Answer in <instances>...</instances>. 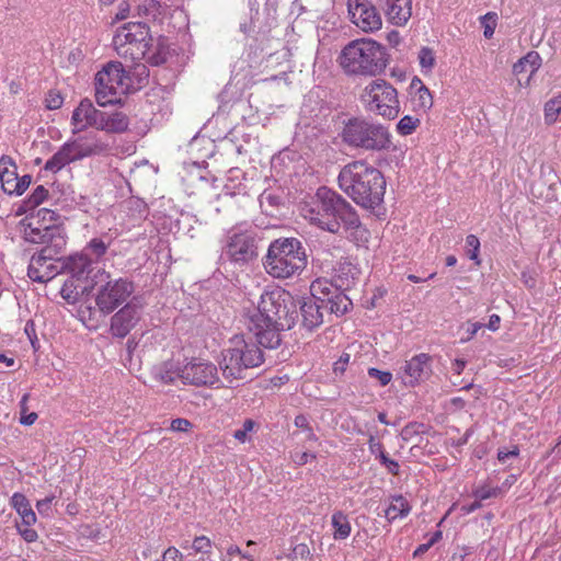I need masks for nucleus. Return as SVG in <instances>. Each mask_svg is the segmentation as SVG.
Wrapping results in <instances>:
<instances>
[{
	"label": "nucleus",
	"instance_id": "1",
	"mask_svg": "<svg viewBox=\"0 0 561 561\" xmlns=\"http://www.w3.org/2000/svg\"><path fill=\"white\" fill-rule=\"evenodd\" d=\"M295 304L284 289H274L261 295L256 310L249 317V330L256 342L265 348L280 344V332L294 323Z\"/></svg>",
	"mask_w": 561,
	"mask_h": 561
},
{
	"label": "nucleus",
	"instance_id": "2",
	"mask_svg": "<svg viewBox=\"0 0 561 561\" xmlns=\"http://www.w3.org/2000/svg\"><path fill=\"white\" fill-rule=\"evenodd\" d=\"M24 234L26 241L43 244L30 260L27 275L33 282L46 283L64 271L62 252L67 240L62 229L57 226H28Z\"/></svg>",
	"mask_w": 561,
	"mask_h": 561
},
{
	"label": "nucleus",
	"instance_id": "3",
	"mask_svg": "<svg viewBox=\"0 0 561 561\" xmlns=\"http://www.w3.org/2000/svg\"><path fill=\"white\" fill-rule=\"evenodd\" d=\"M337 181L340 188L364 208L375 209L383 201L386 180L377 168L364 160L344 165Z\"/></svg>",
	"mask_w": 561,
	"mask_h": 561
},
{
	"label": "nucleus",
	"instance_id": "4",
	"mask_svg": "<svg viewBox=\"0 0 561 561\" xmlns=\"http://www.w3.org/2000/svg\"><path fill=\"white\" fill-rule=\"evenodd\" d=\"M339 66L348 77H376L381 75L388 65L386 47L369 37L353 39L340 51Z\"/></svg>",
	"mask_w": 561,
	"mask_h": 561
},
{
	"label": "nucleus",
	"instance_id": "5",
	"mask_svg": "<svg viewBox=\"0 0 561 561\" xmlns=\"http://www.w3.org/2000/svg\"><path fill=\"white\" fill-rule=\"evenodd\" d=\"M307 263L306 250L296 238H278L272 241L263 260L266 273L279 279L300 275Z\"/></svg>",
	"mask_w": 561,
	"mask_h": 561
},
{
	"label": "nucleus",
	"instance_id": "6",
	"mask_svg": "<svg viewBox=\"0 0 561 561\" xmlns=\"http://www.w3.org/2000/svg\"><path fill=\"white\" fill-rule=\"evenodd\" d=\"M264 355L253 341H247L242 335H234L229 346L221 352L219 368L224 379L231 386L234 381L247 377V370L261 366Z\"/></svg>",
	"mask_w": 561,
	"mask_h": 561
},
{
	"label": "nucleus",
	"instance_id": "7",
	"mask_svg": "<svg viewBox=\"0 0 561 561\" xmlns=\"http://www.w3.org/2000/svg\"><path fill=\"white\" fill-rule=\"evenodd\" d=\"M342 198L336 192L327 186H321L309 201L301 204L300 214L306 220L320 229L340 234L336 211H339Z\"/></svg>",
	"mask_w": 561,
	"mask_h": 561
},
{
	"label": "nucleus",
	"instance_id": "8",
	"mask_svg": "<svg viewBox=\"0 0 561 561\" xmlns=\"http://www.w3.org/2000/svg\"><path fill=\"white\" fill-rule=\"evenodd\" d=\"M391 137L387 127L360 118L350 119L342 130V139L350 147L370 151L389 149Z\"/></svg>",
	"mask_w": 561,
	"mask_h": 561
},
{
	"label": "nucleus",
	"instance_id": "9",
	"mask_svg": "<svg viewBox=\"0 0 561 561\" xmlns=\"http://www.w3.org/2000/svg\"><path fill=\"white\" fill-rule=\"evenodd\" d=\"M108 148V144L98 137L68 140L46 161L44 170L57 173L71 162L102 154Z\"/></svg>",
	"mask_w": 561,
	"mask_h": 561
},
{
	"label": "nucleus",
	"instance_id": "10",
	"mask_svg": "<svg viewBox=\"0 0 561 561\" xmlns=\"http://www.w3.org/2000/svg\"><path fill=\"white\" fill-rule=\"evenodd\" d=\"M108 148V144L98 137L68 140L46 161L44 170L57 173L71 162L102 154Z\"/></svg>",
	"mask_w": 561,
	"mask_h": 561
},
{
	"label": "nucleus",
	"instance_id": "11",
	"mask_svg": "<svg viewBox=\"0 0 561 561\" xmlns=\"http://www.w3.org/2000/svg\"><path fill=\"white\" fill-rule=\"evenodd\" d=\"M96 103L105 107L119 102L129 90V78L118 61L107 62L94 79Z\"/></svg>",
	"mask_w": 561,
	"mask_h": 561
},
{
	"label": "nucleus",
	"instance_id": "12",
	"mask_svg": "<svg viewBox=\"0 0 561 561\" xmlns=\"http://www.w3.org/2000/svg\"><path fill=\"white\" fill-rule=\"evenodd\" d=\"M360 101L366 111L383 118L393 119L400 113L398 91L385 79H375L365 85Z\"/></svg>",
	"mask_w": 561,
	"mask_h": 561
},
{
	"label": "nucleus",
	"instance_id": "13",
	"mask_svg": "<svg viewBox=\"0 0 561 561\" xmlns=\"http://www.w3.org/2000/svg\"><path fill=\"white\" fill-rule=\"evenodd\" d=\"M257 254L254 230L236 226L227 231L221 250V259L243 266L254 261Z\"/></svg>",
	"mask_w": 561,
	"mask_h": 561
},
{
	"label": "nucleus",
	"instance_id": "14",
	"mask_svg": "<svg viewBox=\"0 0 561 561\" xmlns=\"http://www.w3.org/2000/svg\"><path fill=\"white\" fill-rule=\"evenodd\" d=\"M149 28L142 22H128L121 26L113 38V44L119 55L141 60L150 47Z\"/></svg>",
	"mask_w": 561,
	"mask_h": 561
},
{
	"label": "nucleus",
	"instance_id": "15",
	"mask_svg": "<svg viewBox=\"0 0 561 561\" xmlns=\"http://www.w3.org/2000/svg\"><path fill=\"white\" fill-rule=\"evenodd\" d=\"M100 274L104 283L96 288L95 304L102 313L110 314L123 304L128 302V298L135 291V285L126 277L112 279L105 271Z\"/></svg>",
	"mask_w": 561,
	"mask_h": 561
},
{
	"label": "nucleus",
	"instance_id": "16",
	"mask_svg": "<svg viewBox=\"0 0 561 561\" xmlns=\"http://www.w3.org/2000/svg\"><path fill=\"white\" fill-rule=\"evenodd\" d=\"M183 375H181V382L195 387H224L217 366L208 360L202 358H185L183 366Z\"/></svg>",
	"mask_w": 561,
	"mask_h": 561
},
{
	"label": "nucleus",
	"instance_id": "17",
	"mask_svg": "<svg viewBox=\"0 0 561 561\" xmlns=\"http://www.w3.org/2000/svg\"><path fill=\"white\" fill-rule=\"evenodd\" d=\"M351 22L362 32L370 34L382 27V18L371 0H347Z\"/></svg>",
	"mask_w": 561,
	"mask_h": 561
},
{
	"label": "nucleus",
	"instance_id": "18",
	"mask_svg": "<svg viewBox=\"0 0 561 561\" xmlns=\"http://www.w3.org/2000/svg\"><path fill=\"white\" fill-rule=\"evenodd\" d=\"M142 305L133 297L111 318L110 332L113 336L123 339L136 327L142 316Z\"/></svg>",
	"mask_w": 561,
	"mask_h": 561
},
{
	"label": "nucleus",
	"instance_id": "19",
	"mask_svg": "<svg viewBox=\"0 0 561 561\" xmlns=\"http://www.w3.org/2000/svg\"><path fill=\"white\" fill-rule=\"evenodd\" d=\"M102 114L103 111L98 110L90 99H82L71 114L70 125L72 134L76 135L89 128L99 130Z\"/></svg>",
	"mask_w": 561,
	"mask_h": 561
},
{
	"label": "nucleus",
	"instance_id": "20",
	"mask_svg": "<svg viewBox=\"0 0 561 561\" xmlns=\"http://www.w3.org/2000/svg\"><path fill=\"white\" fill-rule=\"evenodd\" d=\"M336 221L340 225V230H343L348 238L355 241H363L367 238L368 232L362 225L356 210L344 198H342L339 211H336Z\"/></svg>",
	"mask_w": 561,
	"mask_h": 561
},
{
	"label": "nucleus",
	"instance_id": "21",
	"mask_svg": "<svg viewBox=\"0 0 561 561\" xmlns=\"http://www.w3.org/2000/svg\"><path fill=\"white\" fill-rule=\"evenodd\" d=\"M378 5L394 26H405L412 16V0H378Z\"/></svg>",
	"mask_w": 561,
	"mask_h": 561
},
{
	"label": "nucleus",
	"instance_id": "22",
	"mask_svg": "<svg viewBox=\"0 0 561 561\" xmlns=\"http://www.w3.org/2000/svg\"><path fill=\"white\" fill-rule=\"evenodd\" d=\"M403 371L404 383L415 386L420 381L430 377L432 373L431 356L425 353L413 356L410 360L405 362Z\"/></svg>",
	"mask_w": 561,
	"mask_h": 561
},
{
	"label": "nucleus",
	"instance_id": "23",
	"mask_svg": "<svg viewBox=\"0 0 561 561\" xmlns=\"http://www.w3.org/2000/svg\"><path fill=\"white\" fill-rule=\"evenodd\" d=\"M64 270H66L72 278L78 280L87 278L93 271V262L85 252L76 253L62 259Z\"/></svg>",
	"mask_w": 561,
	"mask_h": 561
},
{
	"label": "nucleus",
	"instance_id": "24",
	"mask_svg": "<svg viewBox=\"0 0 561 561\" xmlns=\"http://www.w3.org/2000/svg\"><path fill=\"white\" fill-rule=\"evenodd\" d=\"M184 360H167L157 366L152 370L153 378L164 385L174 383L176 380L181 381Z\"/></svg>",
	"mask_w": 561,
	"mask_h": 561
},
{
	"label": "nucleus",
	"instance_id": "25",
	"mask_svg": "<svg viewBox=\"0 0 561 561\" xmlns=\"http://www.w3.org/2000/svg\"><path fill=\"white\" fill-rule=\"evenodd\" d=\"M358 275V267L347 260L339 261L333 270V280L342 289H350L355 284Z\"/></svg>",
	"mask_w": 561,
	"mask_h": 561
},
{
	"label": "nucleus",
	"instance_id": "26",
	"mask_svg": "<svg viewBox=\"0 0 561 561\" xmlns=\"http://www.w3.org/2000/svg\"><path fill=\"white\" fill-rule=\"evenodd\" d=\"M411 89V104L415 112L426 113L433 106V96L422 81L414 78L410 85Z\"/></svg>",
	"mask_w": 561,
	"mask_h": 561
},
{
	"label": "nucleus",
	"instance_id": "27",
	"mask_svg": "<svg viewBox=\"0 0 561 561\" xmlns=\"http://www.w3.org/2000/svg\"><path fill=\"white\" fill-rule=\"evenodd\" d=\"M129 127L128 116L121 111L103 112L99 130L107 134H123Z\"/></svg>",
	"mask_w": 561,
	"mask_h": 561
},
{
	"label": "nucleus",
	"instance_id": "28",
	"mask_svg": "<svg viewBox=\"0 0 561 561\" xmlns=\"http://www.w3.org/2000/svg\"><path fill=\"white\" fill-rule=\"evenodd\" d=\"M10 506L16 512L23 525L33 526L37 522V516L32 508L28 499L21 492H15L10 497Z\"/></svg>",
	"mask_w": 561,
	"mask_h": 561
},
{
	"label": "nucleus",
	"instance_id": "29",
	"mask_svg": "<svg viewBox=\"0 0 561 561\" xmlns=\"http://www.w3.org/2000/svg\"><path fill=\"white\" fill-rule=\"evenodd\" d=\"M322 305L318 301L307 298L304 300L300 307L302 325L308 330H313L323 323V313L321 309Z\"/></svg>",
	"mask_w": 561,
	"mask_h": 561
},
{
	"label": "nucleus",
	"instance_id": "30",
	"mask_svg": "<svg viewBox=\"0 0 561 561\" xmlns=\"http://www.w3.org/2000/svg\"><path fill=\"white\" fill-rule=\"evenodd\" d=\"M18 178L16 164L9 156L0 158V182L3 192L12 195L13 186Z\"/></svg>",
	"mask_w": 561,
	"mask_h": 561
},
{
	"label": "nucleus",
	"instance_id": "31",
	"mask_svg": "<svg viewBox=\"0 0 561 561\" xmlns=\"http://www.w3.org/2000/svg\"><path fill=\"white\" fill-rule=\"evenodd\" d=\"M339 289L341 288L337 287L336 282L333 283L327 278H317L310 286L311 299L323 305L328 301L330 296H333Z\"/></svg>",
	"mask_w": 561,
	"mask_h": 561
},
{
	"label": "nucleus",
	"instance_id": "32",
	"mask_svg": "<svg viewBox=\"0 0 561 561\" xmlns=\"http://www.w3.org/2000/svg\"><path fill=\"white\" fill-rule=\"evenodd\" d=\"M411 505L402 495H394L390 499L389 505L385 511V516L389 522L407 517L411 512Z\"/></svg>",
	"mask_w": 561,
	"mask_h": 561
},
{
	"label": "nucleus",
	"instance_id": "33",
	"mask_svg": "<svg viewBox=\"0 0 561 561\" xmlns=\"http://www.w3.org/2000/svg\"><path fill=\"white\" fill-rule=\"evenodd\" d=\"M345 290L339 289L333 296H330L323 307L329 308L330 312L337 317L345 314L353 306L352 300L344 293Z\"/></svg>",
	"mask_w": 561,
	"mask_h": 561
},
{
	"label": "nucleus",
	"instance_id": "34",
	"mask_svg": "<svg viewBox=\"0 0 561 561\" xmlns=\"http://www.w3.org/2000/svg\"><path fill=\"white\" fill-rule=\"evenodd\" d=\"M331 525L333 529V538L335 540H345L350 537L352 526L347 515L342 511H336L332 514Z\"/></svg>",
	"mask_w": 561,
	"mask_h": 561
},
{
	"label": "nucleus",
	"instance_id": "35",
	"mask_svg": "<svg viewBox=\"0 0 561 561\" xmlns=\"http://www.w3.org/2000/svg\"><path fill=\"white\" fill-rule=\"evenodd\" d=\"M48 197V190L44 185H38L34 188L32 194L22 201L16 215H23L39 206Z\"/></svg>",
	"mask_w": 561,
	"mask_h": 561
},
{
	"label": "nucleus",
	"instance_id": "36",
	"mask_svg": "<svg viewBox=\"0 0 561 561\" xmlns=\"http://www.w3.org/2000/svg\"><path fill=\"white\" fill-rule=\"evenodd\" d=\"M541 62L542 60L539 53L531 50L514 64L513 71L519 75L525 71L528 66L530 68V75H534L541 67Z\"/></svg>",
	"mask_w": 561,
	"mask_h": 561
},
{
	"label": "nucleus",
	"instance_id": "37",
	"mask_svg": "<svg viewBox=\"0 0 561 561\" xmlns=\"http://www.w3.org/2000/svg\"><path fill=\"white\" fill-rule=\"evenodd\" d=\"M163 12L164 7L159 0H145L144 3L139 5V14H142L151 21L159 20Z\"/></svg>",
	"mask_w": 561,
	"mask_h": 561
},
{
	"label": "nucleus",
	"instance_id": "38",
	"mask_svg": "<svg viewBox=\"0 0 561 561\" xmlns=\"http://www.w3.org/2000/svg\"><path fill=\"white\" fill-rule=\"evenodd\" d=\"M561 114V95H557L546 102L543 116L547 125H553Z\"/></svg>",
	"mask_w": 561,
	"mask_h": 561
},
{
	"label": "nucleus",
	"instance_id": "39",
	"mask_svg": "<svg viewBox=\"0 0 561 561\" xmlns=\"http://www.w3.org/2000/svg\"><path fill=\"white\" fill-rule=\"evenodd\" d=\"M294 424L297 428L300 430V433L305 434V444L307 443H316L318 442V437L314 434L308 417L305 414H298L295 420ZM299 432H294L293 435L297 436Z\"/></svg>",
	"mask_w": 561,
	"mask_h": 561
},
{
	"label": "nucleus",
	"instance_id": "40",
	"mask_svg": "<svg viewBox=\"0 0 561 561\" xmlns=\"http://www.w3.org/2000/svg\"><path fill=\"white\" fill-rule=\"evenodd\" d=\"M420 118L411 115H405L398 122L397 131L401 136H408L411 135L420 126Z\"/></svg>",
	"mask_w": 561,
	"mask_h": 561
},
{
	"label": "nucleus",
	"instance_id": "41",
	"mask_svg": "<svg viewBox=\"0 0 561 561\" xmlns=\"http://www.w3.org/2000/svg\"><path fill=\"white\" fill-rule=\"evenodd\" d=\"M28 400H30V394L24 393L19 403L20 413H21L20 423L22 425H27V426L34 424L35 421L37 420V414L35 412L28 413V407H27Z\"/></svg>",
	"mask_w": 561,
	"mask_h": 561
},
{
	"label": "nucleus",
	"instance_id": "42",
	"mask_svg": "<svg viewBox=\"0 0 561 561\" xmlns=\"http://www.w3.org/2000/svg\"><path fill=\"white\" fill-rule=\"evenodd\" d=\"M503 494V488L499 486H490V485H480L477 489L473 490L472 495L477 499L482 501L489 500L491 497H497Z\"/></svg>",
	"mask_w": 561,
	"mask_h": 561
},
{
	"label": "nucleus",
	"instance_id": "43",
	"mask_svg": "<svg viewBox=\"0 0 561 561\" xmlns=\"http://www.w3.org/2000/svg\"><path fill=\"white\" fill-rule=\"evenodd\" d=\"M419 62L423 73H428L435 66L434 51L428 47H422L419 51Z\"/></svg>",
	"mask_w": 561,
	"mask_h": 561
},
{
	"label": "nucleus",
	"instance_id": "44",
	"mask_svg": "<svg viewBox=\"0 0 561 561\" xmlns=\"http://www.w3.org/2000/svg\"><path fill=\"white\" fill-rule=\"evenodd\" d=\"M255 422L251 419H247L241 428L233 432V437L241 444L250 440V434L254 431Z\"/></svg>",
	"mask_w": 561,
	"mask_h": 561
},
{
	"label": "nucleus",
	"instance_id": "45",
	"mask_svg": "<svg viewBox=\"0 0 561 561\" xmlns=\"http://www.w3.org/2000/svg\"><path fill=\"white\" fill-rule=\"evenodd\" d=\"M466 247L468 249L469 259L474 261L477 265H480V263H481V261L479 259L480 241H479L478 237L474 234L467 236Z\"/></svg>",
	"mask_w": 561,
	"mask_h": 561
},
{
	"label": "nucleus",
	"instance_id": "46",
	"mask_svg": "<svg viewBox=\"0 0 561 561\" xmlns=\"http://www.w3.org/2000/svg\"><path fill=\"white\" fill-rule=\"evenodd\" d=\"M15 528L18 534L23 538L27 543L35 542L38 539V534L32 526L23 525V522L15 523Z\"/></svg>",
	"mask_w": 561,
	"mask_h": 561
},
{
	"label": "nucleus",
	"instance_id": "47",
	"mask_svg": "<svg viewBox=\"0 0 561 561\" xmlns=\"http://www.w3.org/2000/svg\"><path fill=\"white\" fill-rule=\"evenodd\" d=\"M108 244H106L102 239L93 238L85 247V251H91L95 255L96 259L103 256L107 251Z\"/></svg>",
	"mask_w": 561,
	"mask_h": 561
},
{
	"label": "nucleus",
	"instance_id": "48",
	"mask_svg": "<svg viewBox=\"0 0 561 561\" xmlns=\"http://www.w3.org/2000/svg\"><path fill=\"white\" fill-rule=\"evenodd\" d=\"M316 458H317V455L312 454V453L298 451V450L290 451V459L298 467L305 466L310 460H314Z\"/></svg>",
	"mask_w": 561,
	"mask_h": 561
},
{
	"label": "nucleus",
	"instance_id": "49",
	"mask_svg": "<svg viewBox=\"0 0 561 561\" xmlns=\"http://www.w3.org/2000/svg\"><path fill=\"white\" fill-rule=\"evenodd\" d=\"M192 548L197 553H210L211 541L206 536H198L193 540Z\"/></svg>",
	"mask_w": 561,
	"mask_h": 561
},
{
	"label": "nucleus",
	"instance_id": "50",
	"mask_svg": "<svg viewBox=\"0 0 561 561\" xmlns=\"http://www.w3.org/2000/svg\"><path fill=\"white\" fill-rule=\"evenodd\" d=\"M367 373L369 377L377 379L379 385L382 387L387 386L392 379V374L390 371L379 370L374 367L368 368Z\"/></svg>",
	"mask_w": 561,
	"mask_h": 561
},
{
	"label": "nucleus",
	"instance_id": "51",
	"mask_svg": "<svg viewBox=\"0 0 561 561\" xmlns=\"http://www.w3.org/2000/svg\"><path fill=\"white\" fill-rule=\"evenodd\" d=\"M55 500V495L46 496L45 499L38 500L36 502V510L39 515L48 517L51 515V504Z\"/></svg>",
	"mask_w": 561,
	"mask_h": 561
},
{
	"label": "nucleus",
	"instance_id": "52",
	"mask_svg": "<svg viewBox=\"0 0 561 561\" xmlns=\"http://www.w3.org/2000/svg\"><path fill=\"white\" fill-rule=\"evenodd\" d=\"M32 181L31 175L26 174L21 178H16V181L13 186L12 195L20 196L22 195L30 186Z\"/></svg>",
	"mask_w": 561,
	"mask_h": 561
},
{
	"label": "nucleus",
	"instance_id": "53",
	"mask_svg": "<svg viewBox=\"0 0 561 561\" xmlns=\"http://www.w3.org/2000/svg\"><path fill=\"white\" fill-rule=\"evenodd\" d=\"M45 103L48 110H58L62 106L64 99L60 93L50 91L45 99Z\"/></svg>",
	"mask_w": 561,
	"mask_h": 561
},
{
	"label": "nucleus",
	"instance_id": "54",
	"mask_svg": "<svg viewBox=\"0 0 561 561\" xmlns=\"http://www.w3.org/2000/svg\"><path fill=\"white\" fill-rule=\"evenodd\" d=\"M80 535L88 539L99 540L101 539V528L95 525H84L80 528Z\"/></svg>",
	"mask_w": 561,
	"mask_h": 561
},
{
	"label": "nucleus",
	"instance_id": "55",
	"mask_svg": "<svg viewBox=\"0 0 561 561\" xmlns=\"http://www.w3.org/2000/svg\"><path fill=\"white\" fill-rule=\"evenodd\" d=\"M73 279L75 278L71 277L70 279L66 280L60 290L62 298H65L67 301H75L78 295V291L75 293L72 289L75 287Z\"/></svg>",
	"mask_w": 561,
	"mask_h": 561
},
{
	"label": "nucleus",
	"instance_id": "56",
	"mask_svg": "<svg viewBox=\"0 0 561 561\" xmlns=\"http://www.w3.org/2000/svg\"><path fill=\"white\" fill-rule=\"evenodd\" d=\"M350 358H351V356L348 353H343L339 357V359L333 364V371L336 376L344 374V371L346 370V367L350 363Z\"/></svg>",
	"mask_w": 561,
	"mask_h": 561
},
{
	"label": "nucleus",
	"instance_id": "57",
	"mask_svg": "<svg viewBox=\"0 0 561 561\" xmlns=\"http://www.w3.org/2000/svg\"><path fill=\"white\" fill-rule=\"evenodd\" d=\"M170 428L173 432H187L190 428H192V423L186 419H174L171 422Z\"/></svg>",
	"mask_w": 561,
	"mask_h": 561
},
{
	"label": "nucleus",
	"instance_id": "58",
	"mask_svg": "<svg viewBox=\"0 0 561 561\" xmlns=\"http://www.w3.org/2000/svg\"><path fill=\"white\" fill-rule=\"evenodd\" d=\"M183 554L175 547H169L162 554V561H182Z\"/></svg>",
	"mask_w": 561,
	"mask_h": 561
},
{
	"label": "nucleus",
	"instance_id": "59",
	"mask_svg": "<svg viewBox=\"0 0 561 561\" xmlns=\"http://www.w3.org/2000/svg\"><path fill=\"white\" fill-rule=\"evenodd\" d=\"M484 327L481 322H467V337L461 339V342L470 341L478 332Z\"/></svg>",
	"mask_w": 561,
	"mask_h": 561
},
{
	"label": "nucleus",
	"instance_id": "60",
	"mask_svg": "<svg viewBox=\"0 0 561 561\" xmlns=\"http://www.w3.org/2000/svg\"><path fill=\"white\" fill-rule=\"evenodd\" d=\"M519 454L518 447L514 446L513 449H500L497 451V459L500 462L505 463L510 458H515Z\"/></svg>",
	"mask_w": 561,
	"mask_h": 561
},
{
	"label": "nucleus",
	"instance_id": "61",
	"mask_svg": "<svg viewBox=\"0 0 561 561\" xmlns=\"http://www.w3.org/2000/svg\"><path fill=\"white\" fill-rule=\"evenodd\" d=\"M241 554V549L231 545L227 548L226 553L221 556V561H234V557H239Z\"/></svg>",
	"mask_w": 561,
	"mask_h": 561
},
{
	"label": "nucleus",
	"instance_id": "62",
	"mask_svg": "<svg viewBox=\"0 0 561 561\" xmlns=\"http://www.w3.org/2000/svg\"><path fill=\"white\" fill-rule=\"evenodd\" d=\"M368 447H369L370 454L374 456H376L378 453L383 450L381 443L376 440V438L373 435H370V437L368 439Z\"/></svg>",
	"mask_w": 561,
	"mask_h": 561
},
{
	"label": "nucleus",
	"instance_id": "63",
	"mask_svg": "<svg viewBox=\"0 0 561 561\" xmlns=\"http://www.w3.org/2000/svg\"><path fill=\"white\" fill-rule=\"evenodd\" d=\"M500 324H501V318L499 314H491L490 318H489V322L488 324L485 325L489 330L495 332L500 329Z\"/></svg>",
	"mask_w": 561,
	"mask_h": 561
},
{
	"label": "nucleus",
	"instance_id": "64",
	"mask_svg": "<svg viewBox=\"0 0 561 561\" xmlns=\"http://www.w3.org/2000/svg\"><path fill=\"white\" fill-rule=\"evenodd\" d=\"M129 13V5L126 2H122L118 5V11L115 15V19L117 21L125 20L128 16Z\"/></svg>",
	"mask_w": 561,
	"mask_h": 561
}]
</instances>
